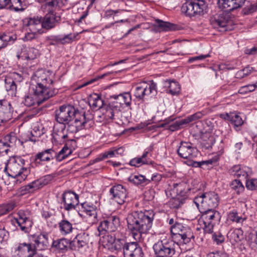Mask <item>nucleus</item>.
<instances>
[{
    "instance_id": "f257e3e1",
    "label": "nucleus",
    "mask_w": 257,
    "mask_h": 257,
    "mask_svg": "<svg viewBox=\"0 0 257 257\" xmlns=\"http://www.w3.org/2000/svg\"><path fill=\"white\" fill-rule=\"evenodd\" d=\"M155 214L153 210L145 209L135 211L127 215V228L137 241H142V234H147L151 229Z\"/></svg>"
},
{
    "instance_id": "f03ea898",
    "label": "nucleus",
    "mask_w": 257,
    "mask_h": 257,
    "mask_svg": "<svg viewBox=\"0 0 257 257\" xmlns=\"http://www.w3.org/2000/svg\"><path fill=\"white\" fill-rule=\"evenodd\" d=\"M245 2V0H218V7L224 12L211 17L210 20L211 25L219 31L228 30V25L231 21L229 16L225 12H230L241 8Z\"/></svg>"
},
{
    "instance_id": "7ed1b4c3",
    "label": "nucleus",
    "mask_w": 257,
    "mask_h": 257,
    "mask_svg": "<svg viewBox=\"0 0 257 257\" xmlns=\"http://www.w3.org/2000/svg\"><path fill=\"white\" fill-rule=\"evenodd\" d=\"M25 161L19 157L10 158L7 163L5 170L12 178L16 179L17 183H21L26 180L30 174V170L24 167Z\"/></svg>"
},
{
    "instance_id": "20e7f679",
    "label": "nucleus",
    "mask_w": 257,
    "mask_h": 257,
    "mask_svg": "<svg viewBox=\"0 0 257 257\" xmlns=\"http://www.w3.org/2000/svg\"><path fill=\"white\" fill-rule=\"evenodd\" d=\"M153 248L156 257H175L179 254L180 249L179 243L171 238L158 240Z\"/></svg>"
},
{
    "instance_id": "39448f33",
    "label": "nucleus",
    "mask_w": 257,
    "mask_h": 257,
    "mask_svg": "<svg viewBox=\"0 0 257 257\" xmlns=\"http://www.w3.org/2000/svg\"><path fill=\"white\" fill-rule=\"evenodd\" d=\"M33 90L34 93L25 96L24 103L26 106H39L48 99V89L44 84L38 83Z\"/></svg>"
},
{
    "instance_id": "423d86ee",
    "label": "nucleus",
    "mask_w": 257,
    "mask_h": 257,
    "mask_svg": "<svg viewBox=\"0 0 257 257\" xmlns=\"http://www.w3.org/2000/svg\"><path fill=\"white\" fill-rule=\"evenodd\" d=\"M170 231L172 239L187 244L194 239V234L188 226L180 222H176L173 226H171Z\"/></svg>"
},
{
    "instance_id": "0eeeda50",
    "label": "nucleus",
    "mask_w": 257,
    "mask_h": 257,
    "mask_svg": "<svg viewBox=\"0 0 257 257\" xmlns=\"http://www.w3.org/2000/svg\"><path fill=\"white\" fill-rule=\"evenodd\" d=\"M199 211L202 213L199 219V222L202 223L203 224L204 232L208 233L213 232L214 226L220 222V213L213 209Z\"/></svg>"
},
{
    "instance_id": "6e6552de",
    "label": "nucleus",
    "mask_w": 257,
    "mask_h": 257,
    "mask_svg": "<svg viewBox=\"0 0 257 257\" xmlns=\"http://www.w3.org/2000/svg\"><path fill=\"white\" fill-rule=\"evenodd\" d=\"M219 197L214 192H209L197 196L194 199V202L199 210L213 209L219 203Z\"/></svg>"
},
{
    "instance_id": "1a4fd4ad",
    "label": "nucleus",
    "mask_w": 257,
    "mask_h": 257,
    "mask_svg": "<svg viewBox=\"0 0 257 257\" xmlns=\"http://www.w3.org/2000/svg\"><path fill=\"white\" fill-rule=\"evenodd\" d=\"M207 4L204 0H189L181 7L182 12L186 16L192 17L202 16L206 13Z\"/></svg>"
},
{
    "instance_id": "9d476101",
    "label": "nucleus",
    "mask_w": 257,
    "mask_h": 257,
    "mask_svg": "<svg viewBox=\"0 0 257 257\" xmlns=\"http://www.w3.org/2000/svg\"><path fill=\"white\" fill-rule=\"evenodd\" d=\"M120 218L116 215L109 216L99 222L97 227L98 235L116 231L120 227Z\"/></svg>"
},
{
    "instance_id": "9b49d317",
    "label": "nucleus",
    "mask_w": 257,
    "mask_h": 257,
    "mask_svg": "<svg viewBox=\"0 0 257 257\" xmlns=\"http://www.w3.org/2000/svg\"><path fill=\"white\" fill-rule=\"evenodd\" d=\"M77 111L73 105H62L55 111V119L59 123L69 124L75 117Z\"/></svg>"
},
{
    "instance_id": "f8f14e48",
    "label": "nucleus",
    "mask_w": 257,
    "mask_h": 257,
    "mask_svg": "<svg viewBox=\"0 0 257 257\" xmlns=\"http://www.w3.org/2000/svg\"><path fill=\"white\" fill-rule=\"evenodd\" d=\"M157 91V84L153 81L143 82L136 86L134 96L139 100H143L145 96L156 95Z\"/></svg>"
},
{
    "instance_id": "ddd939ff",
    "label": "nucleus",
    "mask_w": 257,
    "mask_h": 257,
    "mask_svg": "<svg viewBox=\"0 0 257 257\" xmlns=\"http://www.w3.org/2000/svg\"><path fill=\"white\" fill-rule=\"evenodd\" d=\"M48 13H46L44 17L37 16L33 18L26 19L24 22L30 31L34 33H43L41 32L40 28L48 30Z\"/></svg>"
},
{
    "instance_id": "4468645a",
    "label": "nucleus",
    "mask_w": 257,
    "mask_h": 257,
    "mask_svg": "<svg viewBox=\"0 0 257 257\" xmlns=\"http://www.w3.org/2000/svg\"><path fill=\"white\" fill-rule=\"evenodd\" d=\"M67 0H49V29L58 26L61 22V17L56 11L64 5Z\"/></svg>"
},
{
    "instance_id": "2eb2a0df",
    "label": "nucleus",
    "mask_w": 257,
    "mask_h": 257,
    "mask_svg": "<svg viewBox=\"0 0 257 257\" xmlns=\"http://www.w3.org/2000/svg\"><path fill=\"white\" fill-rule=\"evenodd\" d=\"M177 152L181 158L186 159L194 158L198 154L197 149L189 142L181 141Z\"/></svg>"
},
{
    "instance_id": "dca6fc26",
    "label": "nucleus",
    "mask_w": 257,
    "mask_h": 257,
    "mask_svg": "<svg viewBox=\"0 0 257 257\" xmlns=\"http://www.w3.org/2000/svg\"><path fill=\"white\" fill-rule=\"evenodd\" d=\"M109 99H113L110 102L112 107H115L119 112L124 104L126 106H130L131 105L132 96L128 92L110 95Z\"/></svg>"
},
{
    "instance_id": "f3484780",
    "label": "nucleus",
    "mask_w": 257,
    "mask_h": 257,
    "mask_svg": "<svg viewBox=\"0 0 257 257\" xmlns=\"http://www.w3.org/2000/svg\"><path fill=\"white\" fill-rule=\"evenodd\" d=\"M93 124V121L91 118L87 117L85 114H83L80 119H75L69 124V130L72 132H77L82 129H88L90 128Z\"/></svg>"
},
{
    "instance_id": "a211bd4d",
    "label": "nucleus",
    "mask_w": 257,
    "mask_h": 257,
    "mask_svg": "<svg viewBox=\"0 0 257 257\" xmlns=\"http://www.w3.org/2000/svg\"><path fill=\"white\" fill-rule=\"evenodd\" d=\"M112 195V199L118 204H122L125 201L127 192L126 188L121 184H117L112 187L109 191Z\"/></svg>"
},
{
    "instance_id": "6ab92c4d",
    "label": "nucleus",
    "mask_w": 257,
    "mask_h": 257,
    "mask_svg": "<svg viewBox=\"0 0 257 257\" xmlns=\"http://www.w3.org/2000/svg\"><path fill=\"white\" fill-rule=\"evenodd\" d=\"M124 257H143L142 247L137 242H126L123 251Z\"/></svg>"
},
{
    "instance_id": "aec40b11",
    "label": "nucleus",
    "mask_w": 257,
    "mask_h": 257,
    "mask_svg": "<svg viewBox=\"0 0 257 257\" xmlns=\"http://www.w3.org/2000/svg\"><path fill=\"white\" fill-rule=\"evenodd\" d=\"M64 207L66 210L74 209L79 203V196L74 192L70 191L64 192L63 194Z\"/></svg>"
},
{
    "instance_id": "412c9836",
    "label": "nucleus",
    "mask_w": 257,
    "mask_h": 257,
    "mask_svg": "<svg viewBox=\"0 0 257 257\" xmlns=\"http://www.w3.org/2000/svg\"><path fill=\"white\" fill-rule=\"evenodd\" d=\"M85 234L77 235L70 243L71 248L81 253L85 252L88 248V242Z\"/></svg>"
},
{
    "instance_id": "4be33fe9",
    "label": "nucleus",
    "mask_w": 257,
    "mask_h": 257,
    "mask_svg": "<svg viewBox=\"0 0 257 257\" xmlns=\"http://www.w3.org/2000/svg\"><path fill=\"white\" fill-rule=\"evenodd\" d=\"M36 252L35 247L31 243H19L15 251L17 257H33Z\"/></svg>"
},
{
    "instance_id": "5701e85b",
    "label": "nucleus",
    "mask_w": 257,
    "mask_h": 257,
    "mask_svg": "<svg viewBox=\"0 0 257 257\" xmlns=\"http://www.w3.org/2000/svg\"><path fill=\"white\" fill-rule=\"evenodd\" d=\"M51 135L52 136V143L56 146L64 143L65 139L67 137V134L65 133L63 125H61L60 129L58 125H54L53 132Z\"/></svg>"
},
{
    "instance_id": "b1692460",
    "label": "nucleus",
    "mask_w": 257,
    "mask_h": 257,
    "mask_svg": "<svg viewBox=\"0 0 257 257\" xmlns=\"http://www.w3.org/2000/svg\"><path fill=\"white\" fill-rule=\"evenodd\" d=\"M18 217L15 219V222L20 226L22 231L28 232L32 225V222L27 217L26 213L22 210L18 213Z\"/></svg>"
},
{
    "instance_id": "393cba45",
    "label": "nucleus",
    "mask_w": 257,
    "mask_h": 257,
    "mask_svg": "<svg viewBox=\"0 0 257 257\" xmlns=\"http://www.w3.org/2000/svg\"><path fill=\"white\" fill-rule=\"evenodd\" d=\"M48 184V179L47 176H45L44 178L35 180L28 185L24 186L22 188V191H25L23 194L31 193Z\"/></svg>"
},
{
    "instance_id": "a878e982",
    "label": "nucleus",
    "mask_w": 257,
    "mask_h": 257,
    "mask_svg": "<svg viewBox=\"0 0 257 257\" xmlns=\"http://www.w3.org/2000/svg\"><path fill=\"white\" fill-rule=\"evenodd\" d=\"M48 184V179L47 176H45L44 178L35 180L28 185L24 186L22 188V191H25L23 194L31 193Z\"/></svg>"
},
{
    "instance_id": "bb28decb",
    "label": "nucleus",
    "mask_w": 257,
    "mask_h": 257,
    "mask_svg": "<svg viewBox=\"0 0 257 257\" xmlns=\"http://www.w3.org/2000/svg\"><path fill=\"white\" fill-rule=\"evenodd\" d=\"M76 147V142L74 140H68L66 142V144L63 149L59 152L57 155V159L61 161L72 153V151L75 150Z\"/></svg>"
},
{
    "instance_id": "cd10ccee",
    "label": "nucleus",
    "mask_w": 257,
    "mask_h": 257,
    "mask_svg": "<svg viewBox=\"0 0 257 257\" xmlns=\"http://www.w3.org/2000/svg\"><path fill=\"white\" fill-rule=\"evenodd\" d=\"M11 105L6 100H0V122L7 121L12 116Z\"/></svg>"
},
{
    "instance_id": "c85d7f7f",
    "label": "nucleus",
    "mask_w": 257,
    "mask_h": 257,
    "mask_svg": "<svg viewBox=\"0 0 257 257\" xmlns=\"http://www.w3.org/2000/svg\"><path fill=\"white\" fill-rule=\"evenodd\" d=\"M227 237L231 244L234 245L243 240V231L241 228L231 229L227 233Z\"/></svg>"
},
{
    "instance_id": "c756f323",
    "label": "nucleus",
    "mask_w": 257,
    "mask_h": 257,
    "mask_svg": "<svg viewBox=\"0 0 257 257\" xmlns=\"http://www.w3.org/2000/svg\"><path fill=\"white\" fill-rule=\"evenodd\" d=\"M230 171L232 175L246 179L251 172V170L250 168L246 166L235 165L231 168Z\"/></svg>"
},
{
    "instance_id": "7c9ffc66",
    "label": "nucleus",
    "mask_w": 257,
    "mask_h": 257,
    "mask_svg": "<svg viewBox=\"0 0 257 257\" xmlns=\"http://www.w3.org/2000/svg\"><path fill=\"white\" fill-rule=\"evenodd\" d=\"M81 211L89 217L93 218L92 222L96 220L97 212L95 206L85 202L81 204Z\"/></svg>"
},
{
    "instance_id": "2f4dec72",
    "label": "nucleus",
    "mask_w": 257,
    "mask_h": 257,
    "mask_svg": "<svg viewBox=\"0 0 257 257\" xmlns=\"http://www.w3.org/2000/svg\"><path fill=\"white\" fill-rule=\"evenodd\" d=\"M35 244L33 245L36 248L39 250H45L48 247V234L47 233H41L38 236L35 240Z\"/></svg>"
},
{
    "instance_id": "473e14b6",
    "label": "nucleus",
    "mask_w": 257,
    "mask_h": 257,
    "mask_svg": "<svg viewBox=\"0 0 257 257\" xmlns=\"http://www.w3.org/2000/svg\"><path fill=\"white\" fill-rule=\"evenodd\" d=\"M119 111L114 107H112L111 104L109 103L104 109V111L103 112V115L104 118L107 121L112 120L115 118V117L118 116Z\"/></svg>"
},
{
    "instance_id": "72a5a7b5",
    "label": "nucleus",
    "mask_w": 257,
    "mask_h": 257,
    "mask_svg": "<svg viewBox=\"0 0 257 257\" xmlns=\"http://www.w3.org/2000/svg\"><path fill=\"white\" fill-rule=\"evenodd\" d=\"M3 140L6 143V144L8 146L9 148L10 147H19L20 146H23V142L18 139L17 136L13 133H11L5 136Z\"/></svg>"
},
{
    "instance_id": "f704fd0d",
    "label": "nucleus",
    "mask_w": 257,
    "mask_h": 257,
    "mask_svg": "<svg viewBox=\"0 0 257 257\" xmlns=\"http://www.w3.org/2000/svg\"><path fill=\"white\" fill-rule=\"evenodd\" d=\"M88 103L91 107L93 109H99L102 108L103 104V100L101 96L96 93H94L89 96Z\"/></svg>"
},
{
    "instance_id": "c9c22d12",
    "label": "nucleus",
    "mask_w": 257,
    "mask_h": 257,
    "mask_svg": "<svg viewBox=\"0 0 257 257\" xmlns=\"http://www.w3.org/2000/svg\"><path fill=\"white\" fill-rule=\"evenodd\" d=\"M128 181L135 185L142 186L147 185L151 182L150 179L142 175H132L128 178Z\"/></svg>"
},
{
    "instance_id": "e433bc0d",
    "label": "nucleus",
    "mask_w": 257,
    "mask_h": 257,
    "mask_svg": "<svg viewBox=\"0 0 257 257\" xmlns=\"http://www.w3.org/2000/svg\"><path fill=\"white\" fill-rule=\"evenodd\" d=\"M44 127L40 124L37 122L34 124L32 130L31 132V137L30 138V141L36 142L38 141V138L45 134Z\"/></svg>"
},
{
    "instance_id": "4c0bfd02",
    "label": "nucleus",
    "mask_w": 257,
    "mask_h": 257,
    "mask_svg": "<svg viewBox=\"0 0 257 257\" xmlns=\"http://www.w3.org/2000/svg\"><path fill=\"white\" fill-rule=\"evenodd\" d=\"M69 240L65 238L58 239L53 241L51 245V249L54 251L66 250Z\"/></svg>"
},
{
    "instance_id": "58836bf2",
    "label": "nucleus",
    "mask_w": 257,
    "mask_h": 257,
    "mask_svg": "<svg viewBox=\"0 0 257 257\" xmlns=\"http://www.w3.org/2000/svg\"><path fill=\"white\" fill-rule=\"evenodd\" d=\"M185 184L180 183H174L173 191L176 193L177 197H181L180 199H183L184 200L188 197L189 190H185L184 188Z\"/></svg>"
},
{
    "instance_id": "ea45409f",
    "label": "nucleus",
    "mask_w": 257,
    "mask_h": 257,
    "mask_svg": "<svg viewBox=\"0 0 257 257\" xmlns=\"http://www.w3.org/2000/svg\"><path fill=\"white\" fill-rule=\"evenodd\" d=\"M48 161V149H46L37 153L34 159V163L36 166L44 165Z\"/></svg>"
},
{
    "instance_id": "a19ab883",
    "label": "nucleus",
    "mask_w": 257,
    "mask_h": 257,
    "mask_svg": "<svg viewBox=\"0 0 257 257\" xmlns=\"http://www.w3.org/2000/svg\"><path fill=\"white\" fill-rule=\"evenodd\" d=\"M59 228L62 235H66L72 231V224L66 220H62L59 223Z\"/></svg>"
},
{
    "instance_id": "79ce46f5",
    "label": "nucleus",
    "mask_w": 257,
    "mask_h": 257,
    "mask_svg": "<svg viewBox=\"0 0 257 257\" xmlns=\"http://www.w3.org/2000/svg\"><path fill=\"white\" fill-rule=\"evenodd\" d=\"M5 88L8 92L9 95H10L12 96H16L17 92L16 84L11 81V79H9L6 77L5 78Z\"/></svg>"
},
{
    "instance_id": "37998d69",
    "label": "nucleus",
    "mask_w": 257,
    "mask_h": 257,
    "mask_svg": "<svg viewBox=\"0 0 257 257\" xmlns=\"http://www.w3.org/2000/svg\"><path fill=\"white\" fill-rule=\"evenodd\" d=\"M154 150L153 145H151L146 149H145L143 154L140 157L141 159L144 161V164H149V165H153L154 162L151 160L149 157H152V152Z\"/></svg>"
},
{
    "instance_id": "c03bdc74",
    "label": "nucleus",
    "mask_w": 257,
    "mask_h": 257,
    "mask_svg": "<svg viewBox=\"0 0 257 257\" xmlns=\"http://www.w3.org/2000/svg\"><path fill=\"white\" fill-rule=\"evenodd\" d=\"M215 142V139L213 136L210 135L204 136L201 145L205 150H209L212 148Z\"/></svg>"
},
{
    "instance_id": "a18cd8bd",
    "label": "nucleus",
    "mask_w": 257,
    "mask_h": 257,
    "mask_svg": "<svg viewBox=\"0 0 257 257\" xmlns=\"http://www.w3.org/2000/svg\"><path fill=\"white\" fill-rule=\"evenodd\" d=\"M126 240L123 238H115L113 244L110 250L113 251H120L124 249V246L126 244Z\"/></svg>"
},
{
    "instance_id": "49530a36",
    "label": "nucleus",
    "mask_w": 257,
    "mask_h": 257,
    "mask_svg": "<svg viewBox=\"0 0 257 257\" xmlns=\"http://www.w3.org/2000/svg\"><path fill=\"white\" fill-rule=\"evenodd\" d=\"M166 82L169 84L168 88L170 94L174 95L180 93L181 87L178 82L175 81H167Z\"/></svg>"
},
{
    "instance_id": "de8ad7c7",
    "label": "nucleus",
    "mask_w": 257,
    "mask_h": 257,
    "mask_svg": "<svg viewBox=\"0 0 257 257\" xmlns=\"http://www.w3.org/2000/svg\"><path fill=\"white\" fill-rule=\"evenodd\" d=\"M227 217L229 220L236 223H242L246 220L245 217L239 216L237 211L235 210L230 211L228 214Z\"/></svg>"
},
{
    "instance_id": "09e8293b",
    "label": "nucleus",
    "mask_w": 257,
    "mask_h": 257,
    "mask_svg": "<svg viewBox=\"0 0 257 257\" xmlns=\"http://www.w3.org/2000/svg\"><path fill=\"white\" fill-rule=\"evenodd\" d=\"M15 207L16 204L13 202L0 205V216L12 211Z\"/></svg>"
},
{
    "instance_id": "8fccbe9b",
    "label": "nucleus",
    "mask_w": 257,
    "mask_h": 257,
    "mask_svg": "<svg viewBox=\"0 0 257 257\" xmlns=\"http://www.w3.org/2000/svg\"><path fill=\"white\" fill-rule=\"evenodd\" d=\"M230 186L237 194H240L244 190V187L240 180L235 179L231 182Z\"/></svg>"
},
{
    "instance_id": "3c124183",
    "label": "nucleus",
    "mask_w": 257,
    "mask_h": 257,
    "mask_svg": "<svg viewBox=\"0 0 257 257\" xmlns=\"http://www.w3.org/2000/svg\"><path fill=\"white\" fill-rule=\"evenodd\" d=\"M115 238V236L107 235L103 237L102 243L105 248L110 250Z\"/></svg>"
},
{
    "instance_id": "603ef678",
    "label": "nucleus",
    "mask_w": 257,
    "mask_h": 257,
    "mask_svg": "<svg viewBox=\"0 0 257 257\" xmlns=\"http://www.w3.org/2000/svg\"><path fill=\"white\" fill-rule=\"evenodd\" d=\"M157 26L161 31H169L173 28V25L169 22H164L160 20H156Z\"/></svg>"
},
{
    "instance_id": "864d4df0",
    "label": "nucleus",
    "mask_w": 257,
    "mask_h": 257,
    "mask_svg": "<svg viewBox=\"0 0 257 257\" xmlns=\"http://www.w3.org/2000/svg\"><path fill=\"white\" fill-rule=\"evenodd\" d=\"M11 41H14L11 36L6 34L0 35V50L5 48L8 45V42Z\"/></svg>"
},
{
    "instance_id": "5fc2aeb1",
    "label": "nucleus",
    "mask_w": 257,
    "mask_h": 257,
    "mask_svg": "<svg viewBox=\"0 0 257 257\" xmlns=\"http://www.w3.org/2000/svg\"><path fill=\"white\" fill-rule=\"evenodd\" d=\"M184 203V199L179 197L173 198L169 201V205L171 208L177 209L180 207Z\"/></svg>"
},
{
    "instance_id": "6e6d98bb",
    "label": "nucleus",
    "mask_w": 257,
    "mask_h": 257,
    "mask_svg": "<svg viewBox=\"0 0 257 257\" xmlns=\"http://www.w3.org/2000/svg\"><path fill=\"white\" fill-rule=\"evenodd\" d=\"M78 35V33L73 34H69L65 36L62 39H59V40L62 41V43H70L76 40V37ZM58 40V39H56V41Z\"/></svg>"
},
{
    "instance_id": "4d7b16f0",
    "label": "nucleus",
    "mask_w": 257,
    "mask_h": 257,
    "mask_svg": "<svg viewBox=\"0 0 257 257\" xmlns=\"http://www.w3.org/2000/svg\"><path fill=\"white\" fill-rule=\"evenodd\" d=\"M6 77L9 79H11V81H13L15 83L16 82H20L23 79L21 74L15 72L10 73Z\"/></svg>"
},
{
    "instance_id": "13d9d810",
    "label": "nucleus",
    "mask_w": 257,
    "mask_h": 257,
    "mask_svg": "<svg viewBox=\"0 0 257 257\" xmlns=\"http://www.w3.org/2000/svg\"><path fill=\"white\" fill-rule=\"evenodd\" d=\"M255 88L254 84H248L241 87L238 92L240 94H244L254 91Z\"/></svg>"
},
{
    "instance_id": "bf43d9fd",
    "label": "nucleus",
    "mask_w": 257,
    "mask_h": 257,
    "mask_svg": "<svg viewBox=\"0 0 257 257\" xmlns=\"http://www.w3.org/2000/svg\"><path fill=\"white\" fill-rule=\"evenodd\" d=\"M9 5L8 6L9 8H13L16 11L20 10H23L22 6L21 0H10Z\"/></svg>"
},
{
    "instance_id": "052dcab7",
    "label": "nucleus",
    "mask_w": 257,
    "mask_h": 257,
    "mask_svg": "<svg viewBox=\"0 0 257 257\" xmlns=\"http://www.w3.org/2000/svg\"><path fill=\"white\" fill-rule=\"evenodd\" d=\"M28 49V47L23 45L21 48V50L17 52V58L19 59H22L23 60H27Z\"/></svg>"
},
{
    "instance_id": "680f3d73",
    "label": "nucleus",
    "mask_w": 257,
    "mask_h": 257,
    "mask_svg": "<svg viewBox=\"0 0 257 257\" xmlns=\"http://www.w3.org/2000/svg\"><path fill=\"white\" fill-rule=\"evenodd\" d=\"M203 115V113L201 112H197L185 118V122L187 124L189 123L190 122L196 120L198 119L202 118Z\"/></svg>"
},
{
    "instance_id": "e2e57ef3",
    "label": "nucleus",
    "mask_w": 257,
    "mask_h": 257,
    "mask_svg": "<svg viewBox=\"0 0 257 257\" xmlns=\"http://www.w3.org/2000/svg\"><path fill=\"white\" fill-rule=\"evenodd\" d=\"M246 187L250 190H255L257 189V179H251L246 180Z\"/></svg>"
},
{
    "instance_id": "0e129e2a",
    "label": "nucleus",
    "mask_w": 257,
    "mask_h": 257,
    "mask_svg": "<svg viewBox=\"0 0 257 257\" xmlns=\"http://www.w3.org/2000/svg\"><path fill=\"white\" fill-rule=\"evenodd\" d=\"M38 55V50L34 48H28L27 54V60H31L37 58Z\"/></svg>"
},
{
    "instance_id": "69168bd1",
    "label": "nucleus",
    "mask_w": 257,
    "mask_h": 257,
    "mask_svg": "<svg viewBox=\"0 0 257 257\" xmlns=\"http://www.w3.org/2000/svg\"><path fill=\"white\" fill-rule=\"evenodd\" d=\"M186 124L185 122V119H182L179 121H175L173 123L169 125V130L173 132L178 130L180 128V126L183 124Z\"/></svg>"
},
{
    "instance_id": "338daca9",
    "label": "nucleus",
    "mask_w": 257,
    "mask_h": 257,
    "mask_svg": "<svg viewBox=\"0 0 257 257\" xmlns=\"http://www.w3.org/2000/svg\"><path fill=\"white\" fill-rule=\"evenodd\" d=\"M230 121L236 126H240L243 123V121L241 117L237 114H234L233 115H231V118H230Z\"/></svg>"
},
{
    "instance_id": "774afa93",
    "label": "nucleus",
    "mask_w": 257,
    "mask_h": 257,
    "mask_svg": "<svg viewBox=\"0 0 257 257\" xmlns=\"http://www.w3.org/2000/svg\"><path fill=\"white\" fill-rule=\"evenodd\" d=\"M6 144L4 140H0V157L7 155L9 151V148Z\"/></svg>"
}]
</instances>
